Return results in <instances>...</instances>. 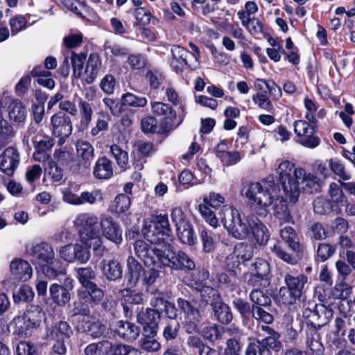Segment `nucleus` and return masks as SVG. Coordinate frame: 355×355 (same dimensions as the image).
Instances as JSON below:
<instances>
[{"instance_id": "1", "label": "nucleus", "mask_w": 355, "mask_h": 355, "mask_svg": "<svg viewBox=\"0 0 355 355\" xmlns=\"http://www.w3.org/2000/svg\"><path fill=\"white\" fill-rule=\"evenodd\" d=\"M263 184V187L259 182L250 183L243 190L256 214V216L248 217V225L253 239L259 245H266L270 239L269 231L260 218H266L269 214L268 208L273 202L271 191H275L277 187L272 175L267 177Z\"/></svg>"}, {"instance_id": "2", "label": "nucleus", "mask_w": 355, "mask_h": 355, "mask_svg": "<svg viewBox=\"0 0 355 355\" xmlns=\"http://www.w3.org/2000/svg\"><path fill=\"white\" fill-rule=\"evenodd\" d=\"M295 164L288 160L282 161L278 166L277 173L279 175V182L284 194L289 198L290 201L295 203L298 200L300 195V189L297 187V179L294 175Z\"/></svg>"}, {"instance_id": "3", "label": "nucleus", "mask_w": 355, "mask_h": 355, "mask_svg": "<svg viewBox=\"0 0 355 355\" xmlns=\"http://www.w3.org/2000/svg\"><path fill=\"white\" fill-rule=\"evenodd\" d=\"M164 259L162 266L168 267L175 271L188 272L196 270V263L188 254L183 250H175L169 243L164 244Z\"/></svg>"}, {"instance_id": "4", "label": "nucleus", "mask_w": 355, "mask_h": 355, "mask_svg": "<svg viewBox=\"0 0 355 355\" xmlns=\"http://www.w3.org/2000/svg\"><path fill=\"white\" fill-rule=\"evenodd\" d=\"M271 336L263 339L253 338L250 342L245 350V355H272L271 349L278 352L282 348V344L279 339V334L272 330Z\"/></svg>"}, {"instance_id": "5", "label": "nucleus", "mask_w": 355, "mask_h": 355, "mask_svg": "<svg viewBox=\"0 0 355 355\" xmlns=\"http://www.w3.org/2000/svg\"><path fill=\"white\" fill-rule=\"evenodd\" d=\"M162 249H157L143 240H137L134 243V250L135 254L144 261L146 266H162V259L164 257V247Z\"/></svg>"}, {"instance_id": "6", "label": "nucleus", "mask_w": 355, "mask_h": 355, "mask_svg": "<svg viewBox=\"0 0 355 355\" xmlns=\"http://www.w3.org/2000/svg\"><path fill=\"white\" fill-rule=\"evenodd\" d=\"M151 111L156 116L161 117V128L164 132H170L176 128L182 121L180 119L177 122V114L171 105L162 102H153L151 103Z\"/></svg>"}, {"instance_id": "7", "label": "nucleus", "mask_w": 355, "mask_h": 355, "mask_svg": "<svg viewBox=\"0 0 355 355\" xmlns=\"http://www.w3.org/2000/svg\"><path fill=\"white\" fill-rule=\"evenodd\" d=\"M97 216L90 213H82L77 216L74 225L82 243H87L88 238H92L99 232Z\"/></svg>"}, {"instance_id": "8", "label": "nucleus", "mask_w": 355, "mask_h": 355, "mask_svg": "<svg viewBox=\"0 0 355 355\" xmlns=\"http://www.w3.org/2000/svg\"><path fill=\"white\" fill-rule=\"evenodd\" d=\"M293 127L295 133L300 137V144L309 148H315L319 146L320 139L315 135L317 129L315 125H311L304 120H297L294 122Z\"/></svg>"}, {"instance_id": "9", "label": "nucleus", "mask_w": 355, "mask_h": 355, "mask_svg": "<svg viewBox=\"0 0 355 355\" xmlns=\"http://www.w3.org/2000/svg\"><path fill=\"white\" fill-rule=\"evenodd\" d=\"M75 329L79 333H85L92 339L109 338V329L101 320H89L84 318L78 320Z\"/></svg>"}, {"instance_id": "10", "label": "nucleus", "mask_w": 355, "mask_h": 355, "mask_svg": "<svg viewBox=\"0 0 355 355\" xmlns=\"http://www.w3.org/2000/svg\"><path fill=\"white\" fill-rule=\"evenodd\" d=\"M303 315L306 319L307 326L322 328L330 321L333 311L324 304H315L313 309H305Z\"/></svg>"}, {"instance_id": "11", "label": "nucleus", "mask_w": 355, "mask_h": 355, "mask_svg": "<svg viewBox=\"0 0 355 355\" xmlns=\"http://www.w3.org/2000/svg\"><path fill=\"white\" fill-rule=\"evenodd\" d=\"M177 305L179 310L184 313V318L204 319L205 317L206 305H203L193 296L189 295L187 298L178 297Z\"/></svg>"}, {"instance_id": "12", "label": "nucleus", "mask_w": 355, "mask_h": 355, "mask_svg": "<svg viewBox=\"0 0 355 355\" xmlns=\"http://www.w3.org/2000/svg\"><path fill=\"white\" fill-rule=\"evenodd\" d=\"M53 135L63 143L72 133L73 127L70 116L63 112H58L51 118Z\"/></svg>"}, {"instance_id": "13", "label": "nucleus", "mask_w": 355, "mask_h": 355, "mask_svg": "<svg viewBox=\"0 0 355 355\" xmlns=\"http://www.w3.org/2000/svg\"><path fill=\"white\" fill-rule=\"evenodd\" d=\"M171 52L172 59L170 61V66L177 73H182L185 68H191L190 62L192 60L196 61L193 53L179 45H173Z\"/></svg>"}, {"instance_id": "14", "label": "nucleus", "mask_w": 355, "mask_h": 355, "mask_svg": "<svg viewBox=\"0 0 355 355\" xmlns=\"http://www.w3.org/2000/svg\"><path fill=\"white\" fill-rule=\"evenodd\" d=\"M225 227L228 234L238 240H244L249 234L248 223H246L241 218L239 210L236 208L231 209V219L228 223L225 224Z\"/></svg>"}, {"instance_id": "15", "label": "nucleus", "mask_w": 355, "mask_h": 355, "mask_svg": "<svg viewBox=\"0 0 355 355\" xmlns=\"http://www.w3.org/2000/svg\"><path fill=\"white\" fill-rule=\"evenodd\" d=\"M161 315L158 312L147 308L137 315V322L141 325V332L158 333Z\"/></svg>"}, {"instance_id": "16", "label": "nucleus", "mask_w": 355, "mask_h": 355, "mask_svg": "<svg viewBox=\"0 0 355 355\" xmlns=\"http://www.w3.org/2000/svg\"><path fill=\"white\" fill-rule=\"evenodd\" d=\"M19 164V153L15 148L8 147L0 154V170L7 175H12Z\"/></svg>"}, {"instance_id": "17", "label": "nucleus", "mask_w": 355, "mask_h": 355, "mask_svg": "<svg viewBox=\"0 0 355 355\" xmlns=\"http://www.w3.org/2000/svg\"><path fill=\"white\" fill-rule=\"evenodd\" d=\"M295 178L297 179V187L299 184H303L304 190L310 193L320 192L324 183L323 180L317 176L309 173L306 174L304 169L299 168L294 172Z\"/></svg>"}, {"instance_id": "18", "label": "nucleus", "mask_w": 355, "mask_h": 355, "mask_svg": "<svg viewBox=\"0 0 355 355\" xmlns=\"http://www.w3.org/2000/svg\"><path fill=\"white\" fill-rule=\"evenodd\" d=\"M103 235L110 241L120 244L123 241L122 230L111 216H103L101 220Z\"/></svg>"}, {"instance_id": "19", "label": "nucleus", "mask_w": 355, "mask_h": 355, "mask_svg": "<svg viewBox=\"0 0 355 355\" xmlns=\"http://www.w3.org/2000/svg\"><path fill=\"white\" fill-rule=\"evenodd\" d=\"M77 295L84 298L93 306L99 305L103 300L105 292L96 283L89 284L77 290Z\"/></svg>"}, {"instance_id": "20", "label": "nucleus", "mask_w": 355, "mask_h": 355, "mask_svg": "<svg viewBox=\"0 0 355 355\" xmlns=\"http://www.w3.org/2000/svg\"><path fill=\"white\" fill-rule=\"evenodd\" d=\"M144 275V267L134 257L129 256L127 259V272L125 275L127 286L130 288L135 287Z\"/></svg>"}, {"instance_id": "21", "label": "nucleus", "mask_w": 355, "mask_h": 355, "mask_svg": "<svg viewBox=\"0 0 355 355\" xmlns=\"http://www.w3.org/2000/svg\"><path fill=\"white\" fill-rule=\"evenodd\" d=\"M114 332L123 340L133 342L139 338L141 329L132 322L119 320L114 326Z\"/></svg>"}, {"instance_id": "22", "label": "nucleus", "mask_w": 355, "mask_h": 355, "mask_svg": "<svg viewBox=\"0 0 355 355\" xmlns=\"http://www.w3.org/2000/svg\"><path fill=\"white\" fill-rule=\"evenodd\" d=\"M72 335V328L64 320L54 322L46 329V339H70Z\"/></svg>"}, {"instance_id": "23", "label": "nucleus", "mask_w": 355, "mask_h": 355, "mask_svg": "<svg viewBox=\"0 0 355 355\" xmlns=\"http://www.w3.org/2000/svg\"><path fill=\"white\" fill-rule=\"evenodd\" d=\"M114 164L112 161L103 155L99 157L93 168L94 177L99 180H108L113 176Z\"/></svg>"}, {"instance_id": "24", "label": "nucleus", "mask_w": 355, "mask_h": 355, "mask_svg": "<svg viewBox=\"0 0 355 355\" xmlns=\"http://www.w3.org/2000/svg\"><path fill=\"white\" fill-rule=\"evenodd\" d=\"M77 157L85 168H89L94 158V148L87 141L78 139L75 144Z\"/></svg>"}, {"instance_id": "25", "label": "nucleus", "mask_w": 355, "mask_h": 355, "mask_svg": "<svg viewBox=\"0 0 355 355\" xmlns=\"http://www.w3.org/2000/svg\"><path fill=\"white\" fill-rule=\"evenodd\" d=\"M103 275L109 282H116L122 279L123 266L121 263L115 259L103 262Z\"/></svg>"}, {"instance_id": "26", "label": "nucleus", "mask_w": 355, "mask_h": 355, "mask_svg": "<svg viewBox=\"0 0 355 355\" xmlns=\"http://www.w3.org/2000/svg\"><path fill=\"white\" fill-rule=\"evenodd\" d=\"M273 215L280 224L293 223V217L291 213V207L286 199L283 197L277 198L274 204Z\"/></svg>"}, {"instance_id": "27", "label": "nucleus", "mask_w": 355, "mask_h": 355, "mask_svg": "<svg viewBox=\"0 0 355 355\" xmlns=\"http://www.w3.org/2000/svg\"><path fill=\"white\" fill-rule=\"evenodd\" d=\"M10 268L16 279L26 282L32 276V268L25 260L19 259L12 261L10 263Z\"/></svg>"}, {"instance_id": "28", "label": "nucleus", "mask_w": 355, "mask_h": 355, "mask_svg": "<svg viewBox=\"0 0 355 355\" xmlns=\"http://www.w3.org/2000/svg\"><path fill=\"white\" fill-rule=\"evenodd\" d=\"M141 338L138 341V347L141 352L153 353L161 349V343L157 336L158 333L141 332Z\"/></svg>"}, {"instance_id": "29", "label": "nucleus", "mask_w": 355, "mask_h": 355, "mask_svg": "<svg viewBox=\"0 0 355 355\" xmlns=\"http://www.w3.org/2000/svg\"><path fill=\"white\" fill-rule=\"evenodd\" d=\"M144 237L151 244L164 243L166 238L153 221L146 222L141 230Z\"/></svg>"}, {"instance_id": "30", "label": "nucleus", "mask_w": 355, "mask_h": 355, "mask_svg": "<svg viewBox=\"0 0 355 355\" xmlns=\"http://www.w3.org/2000/svg\"><path fill=\"white\" fill-rule=\"evenodd\" d=\"M215 320L222 324H230L234 315L230 306L223 300L211 308Z\"/></svg>"}, {"instance_id": "31", "label": "nucleus", "mask_w": 355, "mask_h": 355, "mask_svg": "<svg viewBox=\"0 0 355 355\" xmlns=\"http://www.w3.org/2000/svg\"><path fill=\"white\" fill-rule=\"evenodd\" d=\"M187 345L198 355H221L220 352L206 344L200 337L190 336L187 338Z\"/></svg>"}, {"instance_id": "32", "label": "nucleus", "mask_w": 355, "mask_h": 355, "mask_svg": "<svg viewBox=\"0 0 355 355\" xmlns=\"http://www.w3.org/2000/svg\"><path fill=\"white\" fill-rule=\"evenodd\" d=\"M284 282L286 284V287L289 288L292 294L300 298L302 295L304 284L307 282V277L304 275L294 277L289 274H286L284 276Z\"/></svg>"}, {"instance_id": "33", "label": "nucleus", "mask_w": 355, "mask_h": 355, "mask_svg": "<svg viewBox=\"0 0 355 355\" xmlns=\"http://www.w3.org/2000/svg\"><path fill=\"white\" fill-rule=\"evenodd\" d=\"M51 297L54 303L60 306H65L71 299L68 288L58 284H53L49 288Z\"/></svg>"}, {"instance_id": "34", "label": "nucleus", "mask_w": 355, "mask_h": 355, "mask_svg": "<svg viewBox=\"0 0 355 355\" xmlns=\"http://www.w3.org/2000/svg\"><path fill=\"white\" fill-rule=\"evenodd\" d=\"M28 253L33 258L44 263L48 261V260H51L53 256H55V252L52 247L46 242H42L31 247Z\"/></svg>"}, {"instance_id": "35", "label": "nucleus", "mask_w": 355, "mask_h": 355, "mask_svg": "<svg viewBox=\"0 0 355 355\" xmlns=\"http://www.w3.org/2000/svg\"><path fill=\"white\" fill-rule=\"evenodd\" d=\"M101 67V61L97 53H91L87 60L85 73L87 75L85 80L87 83H92L97 76L100 68Z\"/></svg>"}, {"instance_id": "36", "label": "nucleus", "mask_w": 355, "mask_h": 355, "mask_svg": "<svg viewBox=\"0 0 355 355\" xmlns=\"http://www.w3.org/2000/svg\"><path fill=\"white\" fill-rule=\"evenodd\" d=\"M76 277L82 286L96 283V272L91 266L75 268Z\"/></svg>"}, {"instance_id": "37", "label": "nucleus", "mask_w": 355, "mask_h": 355, "mask_svg": "<svg viewBox=\"0 0 355 355\" xmlns=\"http://www.w3.org/2000/svg\"><path fill=\"white\" fill-rule=\"evenodd\" d=\"M198 291L204 305L209 304L211 308L223 300L220 293L211 286H203Z\"/></svg>"}, {"instance_id": "38", "label": "nucleus", "mask_w": 355, "mask_h": 355, "mask_svg": "<svg viewBox=\"0 0 355 355\" xmlns=\"http://www.w3.org/2000/svg\"><path fill=\"white\" fill-rule=\"evenodd\" d=\"M79 110L80 119L78 127L79 131L83 132L92 121L93 110L88 102L82 100L79 102Z\"/></svg>"}, {"instance_id": "39", "label": "nucleus", "mask_w": 355, "mask_h": 355, "mask_svg": "<svg viewBox=\"0 0 355 355\" xmlns=\"http://www.w3.org/2000/svg\"><path fill=\"white\" fill-rule=\"evenodd\" d=\"M180 330V324L178 320H171L166 322L162 330V336L166 343H174L178 338Z\"/></svg>"}, {"instance_id": "40", "label": "nucleus", "mask_w": 355, "mask_h": 355, "mask_svg": "<svg viewBox=\"0 0 355 355\" xmlns=\"http://www.w3.org/2000/svg\"><path fill=\"white\" fill-rule=\"evenodd\" d=\"M22 315L26 321V326L33 329L40 324L43 313L39 306H30Z\"/></svg>"}, {"instance_id": "41", "label": "nucleus", "mask_w": 355, "mask_h": 355, "mask_svg": "<svg viewBox=\"0 0 355 355\" xmlns=\"http://www.w3.org/2000/svg\"><path fill=\"white\" fill-rule=\"evenodd\" d=\"M81 297L80 295H77V300L73 302L72 308L69 311L71 316H89L91 313V309L94 307L87 301L83 300L84 298Z\"/></svg>"}, {"instance_id": "42", "label": "nucleus", "mask_w": 355, "mask_h": 355, "mask_svg": "<svg viewBox=\"0 0 355 355\" xmlns=\"http://www.w3.org/2000/svg\"><path fill=\"white\" fill-rule=\"evenodd\" d=\"M249 298L254 309L259 307H269L272 303L270 297L259 288L253 289L250 293Z\"/></svg>"}, {"instance_id": "43", "label": "nucleus", "mask_w": 355, "mask_h": 355, "mask_svg": "<svg viewBox=\"0 0 355 355\" xmlns=\"http://www.w3.org/2000/svg\"><path fill=\"white\" fill-rule=\"evenodd\" d=\"M177 235L181 242L189 246H193L197 243V237L194 234L193 225L188 223L182 225L179 230H176Z\"/></svg>"}, {"instance_id": "44", "label": "nucleus", "mask_w": 355, "mask_h": 355, "mask_svg": "<svg viewBox=\"0 0 355 355\" xmlns=\"http://www.w3.org/2000/svg\"><path fill=\"white\" fill-rule=\"evenodd\" d=\"M280 236L292 250L297 254L300 252V244L296 241V233L292 227L286 226L282 229L280 230Z\"/></svg>"}, {"instance_id": "45", "label": "nucleus", "mask_w": 355, "mask_h": 355, "mask_svg": "<svg viewBox=\"0 0 355 355\" xmlns=\"http://www.w3.org/2000/svg\"><path fill=\"white\" fill-rule=\"evenodd\" d=\"M8 114L11 120L21 123L26 118V110L23 103L20 101L16 100L10 104Z\"/></svg>"}, {"instance_id": "46", "label": "nucleus", "mask_w": 355, "mask_h": 355, "mask_svg": "<svg viewBox=\"0 0 355 355\" xmlns=\"http://www.w3.org/2000/svg\"><path fill=\"white\" fill-rule=\"evenodd\" d=\"M314 212L318 215L330 214L337 207L336 202L323 198H317L313 202Z\"/></svg>"}, {"instance_id": "47", "label": "nucleus", "mask_w": 355, "mask_h": 355, "mask_svg": "<svg viewBox=\"0 0 355 355\" xmlns=\"http://www.w3.org/2000/svg\"><path fill=\"white\" fill-rule=\"evenodd\" d=\"M232 306L239 313L242 318L249 320L252 317L254 306L245 300L241 297L235 298L232 301Z\"/></svg>"}, {"instance_id": "48", "label": "nucleus", "mask_w": 355, "mask_h": 355, "mask_svg": "<svg viewBox=\"0 0 355 355\" xmlns=\"http://www.w3.org/2000/svg\"><path fill=\"white\" fill-rule=\"evenodd\" d=\"M215 279L217 282L225 288H228L233 291L237 285V272L235 270H230V272H218Z\"/></svg>"}, {"instance_id": "49", "label": "nucleus", "mask_w": 355, "mask_h": 355, "mask_svg": "<svg viewBox=\"0 0 355 355\" xmlns=\"http://www.w3.org/2000/svg\"><path fill=\"white\" fill-rule=\"evenodd\" d=\"M123 107H144L147 105L146 97L127 92L121 97Z\"/></svg>"}, {"instance_id": "50", "label": "nucleus", "mask_w": 355, "mask_h": 355, "mask_svg": "<svg viewBox=\"0 0 355 355\" xmlns=\"http://www.w3.org/2000/svg\"><path fill=\"white\" fill-rule=\"evenodd\" d=\"M225 203V198L220 193L214 191L209 192L203 196L202 202L200 205H205L208 207L218 209Z\"/></svg>"}, {"instance_id": "51", "label": "nucleus", "mask_w": 355, "mask_h": 355, "mask_svg": "<svg viewBox=\"0 0 355 355\" xmlns=\"http://www.w3.org/2000/svg\"><path fill=\"white\" fill-rule=\"evenodd\" d=\"M270 249L273 254L284 262L291 265H295L297 263V258L284 250L280 242L276 241L270 247Z\"/></svg>"}, {"instance_id": "52", "label": "nucleus", "mask_w": 355, "mask_h": 355, "mask_svg": "<svg viewBox=\"0 0 355 355\" xmlns=\"http://www.w3.org/2000/svg\"><path fill=\"white\" fill-rule=\"evenodd\" d=\"M198 211L201 217L205 221L208 223L211 227L217 228L220 226V221L216 216V213L205 205H198Z\"/></svg>"}, {"instance_id": "53", "label": "nucleus", "mask_w": 355, "mask_h": 355, "mask_svg": "<svg viewBox=\"0 0 355 355\" xmlns=\"http://www.w3.org/2000/svg\"><path fill=\"white\" fill-rule=\"evenodd\" d=\"M234 250L237 253V258L242 262L251 259L254 256V247L250 243H239L235 245Z\"/></svg>"}, {"instance_id": "54", "label": "nucleus", "mask_w": 355, "mask_h": 355, "mask_svg": "<svg viewBox=\"0 0 355 355\" xmlns=\"http://www.w3.org/2000/svg\"><path fill=\"white\" fill-rule=\"evenodd\" d=\"M35 149L49 151L54 146V139L46 135L37 133L32 138Z\"/></svg>"}, {"instance_id": "55", "label": "nucleus", "mask_w": 355, "mask_h": 355, "mask_svg": "<svg viewBox=\"0 0 355 355\" xmlns=\"http://www.w3.org/2000/svg\"><path fill=\"white\" fill-rule=\"evenodd\" d=\"M224 333L223 328L217 324L207 326L203 328L202 335L203 338L211 343L221 339Z\"/></svg>"}, {"instance_id": "56", "label": "nucleus", "mask_w": 355, "mask_h": 355, "mask_svg": "<svg viewBox=\"0 0 355 355\" xmlns=\"http://www.w3.org/2000/svg\"><path fill=\"white\" fill-rule=\"evenodd\" d=\"M110 153L121 168H126L128 164V154L116 144L110 146Z\"/></svg>"}, {"instance_id": "57", "label": "nucleus", "mask_w": 355, "mask_h": 355, "mask_svg": "<svg viewBox=\"0 0 355 355\" xmlns=\"http://www.w3.org/2000/svg\"><path fill=\"white\" fill-rule=\"evenodd\" d=\"M214 233L205 227L200 232V238L202 244V250L205 253H210L216 248V243L213 237Z\"/></svg>"}, {"instance_id": "58", "label": "nucleus", "mask_w": 355, "mask_h": 355, "mask_svg": "<svg viewBox=\"0 0 355 355\" xmlns=\"http://www.w3.org/2000/svg\"><path fill=\"white\" fill-rule=\"evenodd\" d=\"M266 91H263L262 92H257L254 94L252 97V101L255 104H257L260 108L266 110L268 112L273 113L275 111V108L267 96Z\"/></svg>"}, {"instance_id": "59", "label": "nucleus", "mask_w": 355, "mask_h": 355, "mask_svg": "<svg viewBox=\"0 0 355 355\" xmlns=\"http://www.w3.org/2000/svg\"><path fill=\"white\" fill-rule=\"evenodd\" d=\"M59 3L62 4L69 10L72 11L74 14L81 18L85 17L81 12L82 10H87L88 6L85 2H80L78 0H58Z\"/></svg>"}, {"instance_id": "60", "label": "nucleus", "mask_w": 355, "mask_h": 355, "mask_svg": "<svg viewBox=\"0 0 355 355\" xmlns=\"http://www.w3.org/2000/svg\"><path fill=\"white\" fill-rule=\"evenodd\" d=\"M328 162L329 166L334 174L339 176L343 180L351 179V175L345 171V167L340 159L337 158L330 159Z\"/></svg>"}, {"instance_id": "61", "label": "nucleus", "mask_w": 355, "mask_h": 355, "mask_svg": "<svg viewBox=\"0 0 355 355\" xmlns=\"http://www.w3.org/2000/svg\"><path fill=\"white\" fill-rule=\"evenodd\" d=\"M335 251V247L330 244L326 243H319L317 248L315 260L321 262L325 261L334 254Z\"/></svg>"}, {"instance_id": "62", "label": "nucleus", "mask_w": 355, "mask_h": 355, "mask_svg": "<svg viewBox=\"0 0 355 355\" xmlns=\"http://www.w3.org/2000/svg\"><path fill=\"white\" fill-rule=\"evenodd\" d=\"M85 60L86 55L84 53H72L71 60L73 67V76L76 78H79L83 74V69Z\"/></svg>"}, {"instance_id": "63", "label": "nucleus", "mask_w": 355, "mask_h": 355, "mask_svg": "<svg viewBox=\"0 0 355 355\" xmlns=\"http://www.w3.org/2000/svg\"><path fill=\"white\" fill-rule=\"evenodd\" d=\"M130 206V197L124 193L116 196L114 199L113 207L116 213H124L128 210Z\"/></svg>"}, {"instance_id": "64", "label": "nucleus", "mask_w": 355, "mask_h": 355, "mask_svg": "<svg viewBox=\"0 0 355 355\" xmlns=\"http://www.w3.org/2000/svg\"><path fill=\"white\" fill-rule=\"evenodd\" d=\"M134 349L135 348L130 345L122 343L114 344L111 342L110 350L105 353V355H129Z\"/></svg>"}]
</instances>
